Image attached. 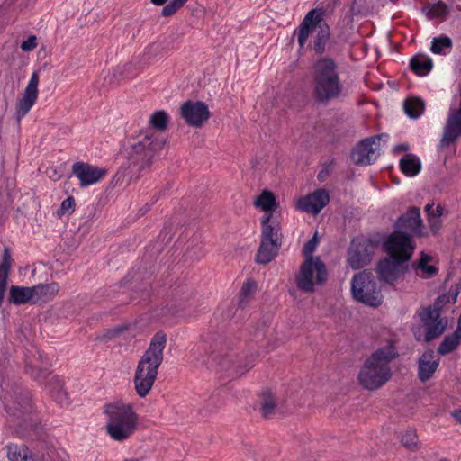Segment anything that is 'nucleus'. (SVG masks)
<instances>
[{
    "label": "nucleus",
    "instance_id": "3c124183",
    "mask_svg": "<svg viewBox=\"0 0 461 461\" xmlns=\"http://www.w3.org/2000/svg\"><path fill=\"white\" fill-rule=\"evenodd\" d=\"M167 0H151V2L157 5H163Z\"/></svg>",
    "mask_w": 461,
    "mask_h": 461
},
{
    "label": "nucleus",
    "instance_id": "5701e85b",
    "mask_svg": "<svg viewBox=\"0 0 461 461\" xmlns=\"http://www.w3.org/2000/svg\"><path fill=\"white\" fill-rule=\"evenodd\" d=\"M59 285L56 282L39 284L32 286L34 304L48 303L54 299L59 292Z\"/></svg>",
    "mask_w": 461,
    "mask_h": 461
},
{
    "label": "nucleus",
    "instance_id": "473e14b6",
    "mask_svg": "<svg viewBox=\"0 0 461 461\" xmlns=\"http://www.w3.org/2000/svg\"><path fill=\"white\" fill-rule=\"evenodd\" d=\"M451 48L452 40L448 36H440L432 40L430 50L434 54L446 55Z\"/></svg>",
    "mask_w": 461,
    "mask_h": 461
},
{
    "label": "nucleus",
    "instance_id": "bb28decb",
    "mask_svg": "<svg viewBox=\"0 0 461 461\" xmlns=\"http://www.w3.org/2000/svg\"><path fill=\"white\" fill-rule=\"evenodd\" d=\"M410 67L418 76H426L432 69L433 62L429 56L419 54L411 59Z\"/></svg>",
    "mask_w": 461,
    "mask_h": 461
},
{
    "label": "nucleus",
    "instance_id": "c756f323",
    "mask_svg": "<svg viewBox=\"0 0 461 461\" xmlns=\"http://www.w3.org/2000/svg\"><path fill=\"white\" fill-rule=\"evenodd\" d=\"M449 11V6L442 1L429 4L423 7V12L430 19H445Z\"/></svg>",
    "mask_w": 461,
    "mask_h": 461
},
{
    "label": "nucleus",
    "instance_id": "79ce46f5",
    "mask_svg": "<svg viewBox=\"0 0 461 461\" xmlns=\"http://www.w3.org/2000/svg\"><path fill=\"white\" fill-rule=\"evenodd\" d=\"M37 47V38L34 35L30 36L26 41L21 44V49L23 51L29 52Z\"/></svg>",
    "mask_w": 461,
    "mask_h": 461
},
{
    "label": "nucleus",
    "instance_id": "49530a36",
    "mask_svg": "<svg viewBox=\"0 0 461 461\" xmlns=\"http://www.w3.org/2000/svg\"><path fill=\"white\" fill-rule=\"evenodd\" d=\"M452 416L455 418V420L461 424V410L454 411L452 412Z\"/></svg>",
    "mask_w": 461,
    "mask_h": 461
},
{
    "label": "nucleus",
    "instance_id": "39448f33",
    "mask_svg": "<svg viewBox=\"0 0 461 461\" xmlns=\"http://www.w3.org/2000/svg\"><path fill=\"white\" fill-rule=\"evenodd\" d=\"M104 412L106 433L114 441L123 442L135 433L139 416L131 403L114 401L104 405Z\"/></svg>",
    "mask_w": 461,
    "mask_h": 461
},
{
    "label": "nucleus",
    "instance_id": "7ed1b4c3",
    "mask_svg": "<svg viewBox=\"0 0 461 461\" xmlns=\"http://www.w3.org/2000/svg\"><path fill=\"white\" fill-rule=\"evenodd\" d=\"M167 343L165 333L154 335L148 349L140 357L133 378L137 394L145 397L151 390L158 375V367L163 361V352Z\"/></svg>",
    "mask_w": 461,
    "mask_h": 461
},
{
    "label": "nucleus",
    "instance_id": "a18cd8bd",
    "mask_svg": "<svg viewBox=\"0 0 461 461\" xmlns=\"http://www.w3.org/2000/svg\"><path fill=\"white\" fill-rule=\"evenodd\" d=\"M408 149H409V146L407 144H399V145L395 146V148H394L395 152L406 151Z\"/></svg>",
    "mask_w": 461,
    "mask_h": 461
},
{
    "label": "nucleus",
    "instance_id": "aec40b11",
    "mask_svg": "<svg viewBox=\"0 0 461 461\" xmlns=\"http://www.w3.org/2000/svg\"><path fill=\"white\" fill-rule=\"evenodd\" d=\"M422 220L420 218V211L418 207H411L409 211L402 215L395 224L397 232L406 233L407 231L420 234V227Z\"/></svg>",
    "mask_w": 461,
    "mask_h": 461
},
{
    "label": "nucleus",
    "instance_id": "1a4fd4ad",
    "mask_svg": "<svg viewBox=\"0 0 461 461\" xmlns=\"http://www.w3.org/2000/svg\"><path fill=\"white\" fill-rule=\"evenodd\" d=\"M271 214L262 218L261 243L257 254V261L260 264L269 263L277 254L281 246L279 225L271 224Z\"/></svg>",
    "mask_w": 461,
    "mask_h": 461
},
{
    "label": "nucleus",
    "instance_id": "2eb2a0df",
    "mask_svg": "<svg viewBox=\"0 0 461 461\" xmlns=\"http://www.w3.org/2000/svg\"><path fill=\"white\" fill-rule=\"evenodd\" d=\"M374 245L368 240H352L348 249V264L353 269H359L371 261Z\"/></svg>",
    "mask_w": 461,
    "mask_h": 461
},
{
    "label": "nucleus",
    "instance_id": "a19ab883",
    "mask_svg": "<svg viewBox=\"0 0 461 461\" xmlns=\"http://www.w3.org/2000/svg\"><path fill=\"white\" fill-rule=\"evenodd\" d=\"M75 208V200L72 196H69L66 198L60 204L59 212V213H66V212H72Z\"/></svg>",
    "mask_w": 461,
    "mask_h": 461
},
{
    "label": "nucleus",
    "instance_id": "412c9836",
    "mask_svg": "<svg viewBox=\"0 0 461 461\" xmlns=\"http://www.w3.org/2000/svg\"><path fill=\"white\" fill-rule=\"evenodd\" d=\"M418 376L425 382L431 378L439 365V357L431 349L425 351L419 358Z\"/></svg>",
    "mask_w": 461,
    "mask_h": 461
},
{
    "label": "nucleus",
    "instance_id": "2f4dec72",
    "mask_svg": "<svg viewBox=\"0 0 461 461\" xmlns=\"http://www.w3.org/2000/svg\"><path fill=\"white\" fill-rule=\"evenodd\" d=\"M5 408L8 413L19 417L30 412L32 406L28 399H22V402H7L5 403Z\"/></svg>",
    "mask_w": 461,
    "mask_h": 461
},
{
    "label": "nucleus",
    "instance_id": "37998d69",
    "mask_svg": "<svg viewBox=\"0 0 461 461\" xmlns=\"http://www.w3.org/2000/svg\"><path fill=\"white\" fill-rule=\"evenodd\" d=\"M179 9L177 5H176L172 0L169 1L167 5H166L162 10V14L164 16H169L176 13V11Z\"/></svg>",
    "mask_w": 461,
    "mask_h": 461
},
{
    "label": "nucleus",
    "instance_id": "9d476101",
    "mask_svg": "<svg viewBox=\"0 0 461 461\" xmlns=\"http://www.w3.org/2000/svg\"><path fill=\"white\" fill-rule=\"evenodd\" d=\"M384 248L390 258L406 262L411 258L415 244L409 234L395 231L388 236Z\"/></svg>",
    "mask_w": 461,
    "mask_h": 461
},
{
    "label": "nucleus",
    "instance_id": "a211bd4d",
    "mask_svg": "<svg viewBox=\"0 0 461 461\" xmlns=\"http://www.w3.org/2000/svg\"><path fill=\"white\" fill-rule=\"evenodd\" d=\"M329 202V193L325 189H317L313 193L298 199L296 208L302 212L316 215Z\"/></svg>",
    "mask_w": 461,
    "mask_h": 461
},
{
    "label": "nucleus",
    "instance_id": "c85d7f7f",
    "mask_svg": "<svg viewBox=\"0 0 461 461\" xmlns=\"http://www.w3.org/2000/svg\"><path fill=\"white\" fill-rule=\"evenodd\" d=\"M315 31H317V34L315 36L313 48L316 52L321 54L324 52L326 43L330 39V28L323 18L322 21L320 22V25L316 26Z\"/></svg>",
    "mask_w": 461,
    "mask_h": 461
},
{
    "label": "nucleus",
    "instance_id": "0eeeda50",
    "mask_svg": "<svg viewBox=\"0 0 461 461\" xmlns=\"http://www.w3.org/2000/svg\"><path fill=\"white\" fill-rule=\"evenodd\" d=\"M325 264L318 257L305 258L295 277L297 287L304 293H313L316 285H322L327 280Z\"/></svg>",
    "mask_w": 461,
    "mask_h": 461
},
{
    "label": "nucleus",
    "instance_id": "ea45409f",
    "mask_svg": "<svg viewBox=\"0 0 461 461\" xmlns=\"http://www.w3.org/2000/svg\"><path fill=\"white\" fill-rule=\"evenodd\" d=\"M428 222L431 232L434 234L438 233L441 229L442 222L440 218H438L432 212H429Z\"/></svg>",
    "mask_w": 461,
    "mask_h": 461
},
{
    "label": "nucleus",
    "instance_id": "c03bdc74",
    "mask_svg": "<svg viewBox=\"0 0 461 461\" xmlns=\"http://www.w3.org/2000/svg\"><path fill=\"white\" fill-rule=\"evenodd\" d=\"M57 398L59 399V401L61 404L68 403V402L67 401V393H66L59 392L57 395Z\"/></svg>",
    "mask_w": 461,
    "mask_h": 461
},
{
    "label": "nucleus",
    "instance_id": "de8ad7c7",
    "mask_svg": "<svg viewBox=\"0 0 461 461\" xmlns=\"http://www.w3.org/2000/svg\"><path fill=\"white\" fill-rule=\"evenodd\" d=\"M443 214V207L441 205H438L436 208V212H434V215L438 218H440V216Z\"/></svg>",
    "mask_w": 461,
    "mask_h": 461
},
{
    "label": "nucleus",
    "instance_id": "b1692460",
    "mask_svg": "<svg viewBox=\"0 0 461 461\" xmlns=\"http://www.w3.org/2000/svg\"><path fill=\"white\" fill-rule=\"evenodd\" d=\"M8 301L15 305L34 304L32 286L12 285L9 289Z\"/></svg>",
    "mask_w": 461,
    "mask_h": 461
},
{
    "label": "nucleus",
    "instance_id": "58836bf2",
    "mask_svg": "<svg viewBox=\"0 0 461 461\" xmlns=\"http://www.w3.org/2000/svg\"><path fill=\"white\" fill-rule=\"evenodd\" d=\"M318 244V238L315 234L311 240H309L303 248V254L305 257V258H308L310 257H313L312 254L316 249V246Z\"/></svg>",
    "mask_w": 461,
    "mask_h": 461
},
{
    "label": "nucleus",
    "instance_id": "a878e982",
    "mask_svg": "<svg viewBox=\"0 0 461 461\" xmlns=\"http://www.w3.org/2000/svg\"><path fill=\"white\" fill-rule=\"evenodd\" d=\"M401 171L409 177L417 176L421 170V161L414 154H406L400 160Z\"/></svg>",
    "mask_w": 461,
    "mask_h": 461
},
{
    "label": "nucleus",
    "instance_id": "f8f14e48",
    "mask_svg": "<svg viewBox=\"0 0 461 461\" xmlns=\"http://www.w3.org/2000/svg\"><path fill=\"white\" fill-rule=\"evenodd\" d=\"M243 358V356H239L234 348H230L216 356L214 360L223 370L230 372V375L240 376L254 366L251 358Z\"/></svg>",
    "mask_w": 461,
    "mask_h": 461
},
{
    "label": "nucleus",
    "instance_id": "f03ea898",
    "mask_svg": "<svg viewBox=\"0 0 461 461\" xmlns=\"http://www.w3.org/2000/svg\"><path fill=\"white\" fill-rule=\"evenodd\" d=\"M399 356L393 340L376 348L365 361L359 374V384L366 390L375 391L385 384L392 376L390 364Z\"/></svg>",
    "mask_w": 461,
    "mask_h": 461
},
{
    "label": "nucleus",
    "instance_id": "72a5a7b5",
    "mask_svg": "<svg viewBox=\"0 0 461 461\" xmlns=\"http://www.w3.org/2000/svg\"><path fill=\"white\" fill-rule=\"evenodd\" d=\"M255 205L264 212L273 211L276 207V197L269 191H263L257 198Z\"/></svg>",
    "mask_w": 461,
    "mask_h": 461
},
{
    "label": "nucleus",
    "instance_id": "20e7f679",
    "mask_svg": "<svg viewBox=\"0 0 461 461\" xmlns=\"http://www.w3.org/2000/svg\"><path fill=\"white\" fill-rule=\"evenodd\" d=\"M344 86L332 59L322 58L313 66L312 96L319 104H326L339 99L343 93Z\"/></svg>",
    "mask_w": 461,
    "mask_h": 461
},
{
    "label": "nucleus",
    "instance_id": "423d86ee",
    "mask_svg": "<svg viewBox=\"0 0 461 461\" xmlns=\"http://www.w3.org/2000/svg\"><path fill=\"white\" fill-rule=\"evenodd\" d=\"M457 295V291L444 294L438 296L433 307H427L420 312V318L425 328L426 342L431 341L444 332L446 326L440 319V310L447 303H455Z\"/></svg>",
    "mask_w": 461,
    "mask_h": 461
},
{
    "label": "nucleus",
    "instance_id": "4468645a",
    "mask_svg": "<svg viewBox=\"0 0 461 461\" xmlns=\"http://www.w3.org/2000/svg\"><path fill=\"white\" fill-rule=\"evenodd\" d=\"M461 137V99L460 106H450L448 115L443 129L440 146L447 147L456 141Z\"/></svg>",
    "mask_w": 461,
    "mask_h": 461
},
{
    "label": "nucleus",
    "instance_id": "7c9ffc66",
    "mask_svg": "<svg viewBox=\"0 0 461 461\" xmlns=\"http://www.w3.org/2000/svg\"><path fill=\"white\" fill-rule=\"evenodd\" d=\"M403 108L410 118L417 119L423 113L425 104L420 97H410L405 100Z\"/></svg>",
    "mask_w": 461,
    "mask_h": 461
},
{
    "label": "nucleus",
    "instance_id": "09e8293b",
    "mask_svg": "<svg viewBox=\"0 0 461 461\" xmlns=\"http://www.w3.org/2000/svg\"><path fill=\"white\" fill-rule=\"evenodd\" d=\"M425 212H427V214L429 215V212H432L434 213V211H433V203H428L426 206H425Z\"/></svg>",
    "mask_w": 461,
    "mask_h": 461
},
{
    "label": "nucleus",
    "instance_id": "4c0bfd02",
    "mask_svg": "<svg viewBox=\"0 0 461 461\" xmlns=\"http://www.w3.org/2000/svg\"><path fill=\"white\" fill-rule=\"evenodd\" d=\"M7 449V457L10 461H23L27 451V447L24 446L18 447L16 445L8 446Z\"/></svg>",
    "mask_w": 461,
    "mask_h": 461
},
{
    "label": "nucleus",
    "instance_id": "6ab92c4d",
    "mask_svg": "<svg viewBox=\"0 0 461 461\" xmlns=\"http://www.w3.org/2000/svg\"><path fill=\"white\" fill-rule=\"evenodd\" d=\"M39 75L33 72L24 89L23 97L17 103L16 115L18 119L25 116L35 104L38 98Z\"/></svg>",
    "mask_w": 461,
    "mask_h": 461
},
{
    "label": "nucleus",
    "instance_id": "f3484780",
    "mask_svg": "<svg viewBox=\"0 0 461 461\" xmlns=\"http://www.w3.org/2000/svg\"><path fill=\"white\" fill-rule=\"evenodd\" d=\"M324 17V10L322 8H315L307 13L303 22L300 23L298 28L294 31V34L297 35L298 44L303 48L310 34L316 30V26L320 25V22Z\"/></svg>",
    "mask_w": 461,
    "mask_h": 461
},
{
    "label": "nucleus",
    "instance_id": "cd10ccee",
    "mask_svg": "<svg viewBox=\"0 0 461 461\" xmlns=\"http://www.w3.org/2000/svg\"><path fill=\"white\" fill-rule=\"evenodd\" d=\"M431 260V257L421 253V257L418 263L413 264V267L416 270V274L423 278H429L435 276L438 269L435 266L429 265V262Z\"/></svg>",
    "mask_w": 461,
    "mask_h": 461
},
{
    "label": "nucleus",
    "instance_id": "f704fd0d",
    "mask_svg": "<svg viewBox=\"0 0 461 461\" xmlns=\"http://www.w3.org/2000/svg\"><path fill=\"white\" fill-rule=\"evenodd\" d=\"M402 444L411 451H417L420 448V443L416 431L412 429H407L402 436Z\"/></svg>",
    "mask_w": 461,
    "mask_h": 461
},
{
    "label": "nucleus",
    "instance_id": "8fccbe9b",
    "mask_svg": "<svg viewBox=\"0 0 461 461\" xmlns=\"http://www.w3.org/2000/svg\"><path fill=\"white\" fill-rule=\"evenodd\" d=\"M180 8L187 0H172Z\"/></svg>",
    "mask_w": 461,
    "mask_h": 461
},
{
    "label": "nucleus",
    "instance_id": "e433bc0d",
    "mask_svg": "<svg viewBox=\"0 0 461 461\" xmlns=\"http://www.w3.org/2000/svg\"><path fill=\"white\" fill-rule=\"evenodd\" d=\"M257 289V284L253 280H247L241 289H240V305H244L246 303V300L250 297Z\"/></svg>",
    "mask_w": 461,
    "mask_h": 461
},
{
    "label": "nucleus",
    "instance_id": "393cba45",
    "mask_svg": "<svg viewBox=\"0 0 461 461\" xmlns=\"http://www.w3.org/2000/svg\"><path fill=\"white\" fill-rule=\"evenodd\" d=\"M14 260L8 248H5L0 263V308L2 307L4 297L7 287L9 272Z\"/></svg>",
    "mask_w": 461,
    "mask_h": 461
},
{
    "label": "nucleus",
    "instance_id": "864d4df0",
    "mask_svg": "<svg viewBox=\"0 0 461 461\" xmlns=\"http://www.w3.org/2000/svg\"><path fill=\"white\" fill-rule=\"evenodd\" d=\"M440 461H449V460H448V459H447V458H443V459H441Z\"/></svg>",
    "mask_w": 461,
    "mask_h": 461
},
{
    "label": "nucleus",
    "instance_id": "603ef678",
    "mask_svg": "<svg viewBox=\"0 0 461 461\" xmlns=\"http://www.w3.org/2000/svg\"><path fill=\"white\" fill-rule=\"evenodd\" d=\"M124 461H139L138 459H135V458H131V459H126Z\"/></svg>",
    "mask_w": 461,
    "mask_h": 461
},
{
    "label": "nucleus",
    "instance_id": "6e6552de",
    "mask_svg": "<svg viewBox=\"0 0 461 461\" xmlns=\"http://www.w3.org/2000/svg\"><path fill=\"white\" fill-rule=\"evenodd\" d=\"M353 297L366 305L376 307L382 303L383 297L376 282L366 271L356 274L351 280Z\"/></svg>",
    "mask_w": 461,
    "mask_h": 461
},
{
    "label": "nucleus",
    "instance_id": "c9c22d12",
    "mask_svg": "<svg viewBox=\"0 0 461 461\" xmlns=\"http://www.w3.org/2000/svg\"><path fill=\"white\" fill-rule=\"evenodd\" d=\"M276 406V403L274 396L268 392L266 393L263 395V402L260 408L261 415L266 419L272 417L275 412Z\"/></svg>",
    "mask_w": 461,
    "mask_h": 461
},
{
    "label": "nucleus",
    "instance_id": "9b49d317",
    "mask_svg": "<svg viewBox=\"0 0 461 461\" xmlns=\"http://www.w3.org/2000/svg\"><path fill=\"white\" fill-rule=\"evenodd\" d=\"M383 135H375L359 141L351 152V158L356 165L373 164L380 154V140Z\"/></svg>",
    "mask_w": 461,
    "mask_h": 461
},
{
    "label": "nucleus",
    "instance_id": "dca6fc26",
    "mask_svg": "<svg viewBox=\"0 0 461 461\" xmlns=\"http://www.w3.org/2000/svg\"><path fill=\"white\" fill-rule=\"evenodd\" d=\"M72 172L78 178L81 187H86L98 183L107 173L104 168L85 162L74 163Z\"/></svg>",
    "mask_w": 461,
    "mask_h": 461
},
{
    "label": "nucleus",
    "instance_id": "4be33fe9",
    "mask_svg": "<svg viewBox=\"0 0 461 461\" xmlns=\"http://www.w3.org/2000/svg\"><path fill=\"white\" fill-rule=\"evenodd\" d=\"M402 263V261H396L390 257L382 260L377 267L380 279L386 283L395 281L400 276Z\"/></svg>",
    "mask_w": 461,
    "mask_h": 461
},
{
    "label": "nucleus",
    "instance_id": "f257e3e1",
    "mask_svg": "<svg viewBox=\"0 0 461 461\" xmlns=\"http://www.w3.org/2000/svg\"><path fill=\"white\" fill-rule=\"evenodd\" d=\"M151 128L140 131L137 139L127 148V158L140 169L149 167L154 157L162 149L165 140L156 131H163L168 123V115L163 110L154 112L149 118Z\"/></svg>",
    "mask_w": 461,
    "mask_h": 461
},
{
    "label": "nucleus",
    "instance_id": "ddd939ff",
    "mask_svg": "<svg viewBox=\"0 0 461 461\" xmlns=\"http://www.w3.org/2000/svg\"><path fill=\"white\" fill-rule=\"evenodd\" d=\"M180 114L187 125L200 128L209 119L210 111L203 102L186 101L180 107Z\"/></svg>",
    "mask_w": 461,
    "mask_h": 461
}]
</instances>
